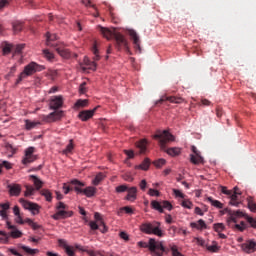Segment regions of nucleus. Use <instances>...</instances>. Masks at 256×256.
Wrapping results in <instances>:
<instances>
[{"label": "nucleus", "instance_id": "f257e3e1", "mask_svg": "<svg viewBox=\"0 0 256 256\" xmlns=\"http://www.w3.org/2000/svg\"><path fill=\"white\" fill-rule=\"evenodd\" d=\"M248 201V208L250 209V211H252L253 213H255L256 211V203L253 202V198L252 197H248L247 198ZM228 215L229 218L227 220V224L229 225V227H231L232 223H237V219H241V217H245L246 221H248V223L251 225V227H253V229H256V219H254L251 216H247V214H245V212L241 211V210H225Z\"/></svg>", "mask_w": 256, "mask_h": 256}, {"label": "nucleus", "instance_id": "f03ea898", "mask_svg": "<svg viewBox=\"0 0 256 256\" xmlns=\"http://www.w3.org/2000/svg\"><path fill=\"white\" fill-rule=\"evenodd\" d=\"M98 31L101 33V35H103V37H105V39L110 40L114 37L117 49L119 51H121V49H125V51H127L129 55H131V50L129 49V42L127 41V39H125V36H123V34L115 32V29L111 30L102 26H98Z\"/></svg>", "mask_w": 256, "mask_h": 256}, {"label": "nucleus", "instance_id": "7ed1b4c3", "mask_svg": "<svg viewBox=\"0 0 256 256\" xmlns=\"http://www.w3.org/2000/svg\"><path fill=\"white\" fill-rule=\"evenodd\" d=\"M138 247L149 249L152 256H164L169 253V249L165 248L163 241L150 238L148 243L140 241L137 243Z\"/></svg>", "mask_w": 256, "mask_h": 256}, {"label": "nucleus", "instance_id": "20e7f679", "mask_svg": "<svg viewBox=\"0 0 256 256\" xmlns=\"http://www.w3.org/2000/svg\"><path fill=\"white\" fill-rule=\"evenodd\" d=\"M140 231L146 235H156V237H165V232L161 229V223L158 221L144 222L140 225Z\"/></svg>", "mask_w": 256, "mask_h": 256}, {"label": "nucleus", "instance_id": "39448f33", "mask_svg": "<svg viewBox=\"0 0 256 256\" xmlns=\"http://www.w3.org/2000/svg\"><path fill=\"white\" fill-rule=\"evenodd\" d=\"M71 185H74V190L76 191V193H83V195H86L89 198L95 197V194L97 193V188L93 186H88L85 189H82L81 187H85V183L77 179L72 180Z\"/></svg>", "mask_w": 256, "mask_h": 256}, {"label": "nucleus", "instance_id": "423d86ee", "mask_svg": "<svg viewBox=\"0 0 256 256\" xmlns=\"http://www.w3.org/2000/svg\"><path fill=\"white\" fill-rule=\"evenodd\" d=\"M45 69L44 66H41L35 62H31L28 65L24 67L23 72L19 75L16 83H19L23 79H27V77H31V75H34V73H37L39 71H43Z\"/></svg>", "mask_w": 256, "mask_h": 256}, {"label": "nucleus", "instance_id": "0eeeda50", "mask_svg": "<svg viewBox=\"0 0 256 256\" xmlns=\"http://www.w3.org/2000/svg\"><path fill=\"white\" fill-rule=\"evenodd\" d=\"M153 138L159 140L160 149L163 151L167 149V143L170 141H175V136H173V134L169 133L167 130L157 131Z\"/></svg>", "mask_w": 256, "mask_h": 256}, {"label": "nucleus", "instance_id": "6e6552de", "mask_svg": "<svg viewBox=\"0 0 256 256\" xmlns=\"http://www.w3.org/2000/svg\"><path fill=\"white\" fill-rule=\"evenodd\" d=\"M57 212L52 216L55 221H59V219H67V217H73V211H67V205L63 202H58L56 206Z\"/></svg>", "mask_w": 256, "mask_h": 256}, {"label": "nucleus", "instance_id": "1a4fd4ad", "mask_svg": "<svg viewBox=\"0 0 256 256\" xmlns=\"http://www.w3.org/2000/svg\"><path fill=\"white\" fill-rule=\"evenodd\" d=\"M63 115V110L54 111L44 116L43 121H45V123H55V121H61V119H63Z\"/></svg>", "mask_w": 256, "mask_h": 256}, {"label": "nucleus", "instance_id": "9d476101", "mask_svg": "<svg viewBox=\"0 0 256 256\" xmlns=\"http://www.w3.org/2000/svg\"><path fill=\"white\" fill-rule=\"evenodd\" d=\"M63 103V96H52L49 102V109L57 111V109H61L63 107Z\"/></svg>", "mask_w": 256, "mask_h": 256}, {"label": "nucleus", "instance_id": "9b49d317", "mask_svg": "<svg viewBox=\"0 0 256 256\" xmlns=\"http://www.w3.org/2000/svg\"><path fill=\"white\" fill-rule=\"evenodd\" d=\"M33 153H35V147H29L25 150V156L22 159L23 165H29V163H33L37 159Z\"/></svg>", "mask_w": 256, "mask_h": 256}, {"label": "nucleus", "instance_id": "f8f14e48", "mask_svg": "<svg viewBox=\"0 0 256 256\" xmlns=\"http://www.w3.org/2000/svg\"><path fill=\"white\" fill-rule=\"evenodd\" d=\"M19 203H21L24 209H28L29 211H32L34 215H37V213H39V205L30 201H27L23 198H20Z\"/></svg>", "mask_w": 256, "mask_h": 256}, {"label": "nucleus", "instance_id": "ddd939ff", "mask_svg": "<svg viewBox=\"0 0 256 256\" xmlns=\"http://www.w3.org/2000/svg\"><path fill=\"white\" fill-rule=\"evenodd\" d=\"M128 34L133 41L134 49H136L138 53H141V39L139 38L137 32L135 30H128Z\"/></svg>", "mask_w": 256, "mask_h": 256}, {"label": "nucleus", "instance_id": "4468645a", "mask_svg": "<svg viewBox=\"0 0 256 256\" xmlns=\"http://www.w3.org/2000/svg\"><path fill=\"white\" fill-rule=\"evenodd\" d=\"M241 249L244 251V253H255L256 242L254 240H247L245 243L241 244Z\"/></svg>", "mask_w": 256, "mask_h": 256}, {"label": "nucleus", "instance_id": "2eb2a0df", "mask_svg": "<svg viewBox=\"0 0 256 256\" xmlns=\"http://www.w3.org/2000/svg\"><path fill=\"white\" fill-rule=\"evenodd\" d=\"M239 195H241V191H239V188L235 187L234 192L229 195L230 205H233L234 207H239V205H241V201H239Z\"/></svg>", "mask_w": 256, "mask_h": 256}, {"label": "nucleus", "instance_id": "dca6fc26", "mask_svg": "<svg viewBox=\"0 0 256 256\" xmlns=\"http://www.w3.org/2000/svg\"><path fill=\"white\" fill-rule=\"evenodd\" d=\"M6 225L8 229H11L9 237H12V239H19L20 237H23V232L19 231L17 226L12 225L11 222H7Z\"/></svg>", "mask_w": 256, "mask_h": 256}, {"label": "nucleus", "instance_id": "f3484780", "mask_svg": "<svg viewBox=\"0 0 256 256\" xmlns=\"http://www.w3.org/2000/svg\"><path fill=\"white\" fill-rule=\"evenodd\" d=\"M98 44L97 41H94L93 43V47H92V53L94 54V58H93V62H92V66L90 67V69H92L93 71H95V69H97V63L95 61H99L101 59V56H99V49L97 48Z\"/></svg>", "mask_w": 256, "mask_h": 256}, {"label": "nucleus", "instance_id": "a211bd4d", "mask_svg": "<svg viewBox=\"0 0 256 256\" xmlns=\"http://www.w3.org/2000/svg\"><path fill=\"white\" fill-rule=\"evenodd\" d=\"M95 111H97V107L93 108L92 110L81 111L78 114V117L81 119V121H89V119L95 115Z\"/></svg>", "mask_w": 256, "mask_h": 256}, {"label": "nucleus", "instance_id": "6ab92c4d", "mask_svg": "<svg viewBox=\"0 0 256 256\" xmlns=\"http://www.w3.org/2000/svg\"><path fill=\"white\" fill-rule=\"evenodd\" d=\"M165 101H169L170 103H183V98L175 96H163L160 100L156 102V105H160Z\"/></svg>", "mask_w": 256, "mask_h": 256}, {"label": "nucleus", "instance_id": "aec40b11", "mask_svg": "<svg viewBox=\"0 0 256 256\" xmlns=\"http://www.w3.org/2000/svg\"><path fill=\"white\" fill-rule=\"evenodd\" d=\"M11 197H19L21 195V186L19 184L8 185Z\"/></svg>", "mask_w": 256, "mask_h": 256}, {"label": "nucleus", "instance_id": "412c9836", "mask_svg": "<svg viewBox=\"0 0 256 256\" xmlns=\"http://www.w3.org/2000/svg\"><path fill=\"white\" fill-rule=\"evenodd\" d=\"M56 51L60 54V57H63V59H70L71 57V51L63 45L56 46Z\"/></svg>", "mask_w": 256, "mask_h": 256}, {"label": "nucleus", "instance_id": "4be33fe9", "mask_svg": "<svg viewBox=\"0 0 256 256\" xmlns=\"http://www.w3.org/2000/svg\"><path fill=\"white\" fill-rule=\"evenodd\" d=\"M128 194L125 197L126 201H135L137 199V187H130L127 190Z\"/></svg>", "mask_w": 256, "mask_h": 256}, {"label": "nucleus", "instance_id": "5701e85b", "mask_svg": "<svg viewBox=\"0 0 256 256\" xmlns=\"http://www.w3.org/2000/svg\"><path fill=\"white\" fill-rule=\"evenodd\" d=\"M57 39V34H49L47 33L46 35V45L48 47H59V45L57 43H53V41H56Z\"/></svg>", "mask_w": 256, "mask_h": 256}, {"label": "nucleus", "instance_id": "b1692460", "mask_svg": "<svg viewBox=\"0 0 256 256\" xmlns=\"http://www.w3.org/2000/svg\"><path fill=\"white\" fill-rule=\"evenodd\" d=\"M190 227H192V229H198L201 231L203 229H207V224L203 221V219H200L197 222L190 223Z\"/></svg>", "mask_w": 256, "mask_h": 256}, {"label": "nucleus", "instance_id": "393cba45", "mask_svg": "<svg viewBox=\"0 0 256 256\" xmlns=\"http://www.w3.org/2000/svg\"><path fill=\"white\" fill-rule=\"evenodd\" d=\"M190 161L193 165H199L200 163H204L201 154H190Z\"/></svg>", "mask_w": 256, "mask_h": 256}, {"label": "nucleus", "instance_id": "a878e982", "mask_svg": "<svg viewBox=\"0 0 256 256\" xmlns=\"http://www.w3.org/2000/svg\"><path fill=\"white\" fill-rule=\"evenodd\" d=\"M136 147L140 150V153H145L147 151V140L143 139L138 141Z\"/></svg>", "mask_w": 256, "mask_h": 256}, {"label": "nucleus", "instance_id": "bb28decb", "mask_svg": "<svg viewBox=\"0 0 256 256\" xmlns=\"http://www.w3.org/2000/svg\"><path fill=\"white\" fill-rule=\"evenodd\" d=\"M30 179H32L37 191H39V189H41V187H43V181H41V179H39V177H37L35 175H31Z\"/></svg>", "mask_w": 256, "mask_h": 256}, {"label": "nucleus", "instance_id": "cd10ccee", "mask_svg": "<svg viewBox=\"0 0 256 256\" xmlns=\"http://www.w3.org/2000/svg\"><path fill=\"white\" fill-rule=\"evenodd\" d=\"M151 165V160L149 158L144 159V161L136 166V169H141L142 171H147Z\"/></svg>", "mask_w": 256, "mask_h": 256}, {"label": "nucleus", "instance_id": "c85d7f7f", "mask_svg": "<svg viewBox=\"0 0 256 256\" xmlns=\"http://www.w3.org/2000/svg\"><path fill=\"white\" fill-rule=\"evenodd\" d=\"M40 193L43 197H45L46 201H48L49 203H51V201H53V194L51 193V191H49L47 189H43V190H41Z\"/></svg>", "mask_w": 256, "mask_h": 256}, {"label": "nucleus", "instance_id": "c756f323", "mask_svg": "<svg viewBox=\"0 0 256 256\" xmlns=\"http://www.w3.org/2000/svg\"><path fill=\"white\" fill-rule=\"evenodd\" d=\"M151 207L152 209H155V211H158L159 213H163V206L159 201L157 200L152 201Z\"/></svg>", "mask_w": 256, "mask_h": 256}, {"label": "nucleus", "instance_id": "7c9ffc66", "mask_svg": "<svg viewBox=\"0 0 256 256\" xmlns=\"http://www.w3.org/2000/svg\"><path fill=\"white\" fill-rule=\"evenodd\" d=\"M73 149H75V145L73 144V139H70L69 144L66 146V149L63 150L64 155H69V153L73 152Z\"/></svg>", "mask_w": 256, "mask_h": 256}, {"label": "nucleus", "instance_id": "2f4dec72", "mask_svg": "<svg viewBox=\"0 0 256 256\" xmlns=\"http://www.w3.org/2000/svg\"><path fill=\"white\" fill-rule=\"evenodd\" d=\"M166 153L171 157H177L181 153V149L179 148H168L166 149Z\"/></svg>", "mask_w": 256, "mask_h": 256}, {"label": "nucleus", "instance_id": "473e14b6", "mask_svg": "<svg viewBox=\"0 0 256 256\" xmlns=\"http://www.w3.org/2000/svg\"><path fill=\"white\" fill-rule=\"evenodd\" d=\"M207 200L213 207H216L217 209H223V204L218 200H213V198L208 197Z\"/></svg>", "mask_w": 256, "mask_h": 256}, {"label": "nucleus", "instance_id": "72a5a7b5", "mask_svg": "<svg viewBox=\"0 0 256 256\" xmlns=\"http://www.w3.org/2000/svg\"><path fill=\"white\" fill-rule=\"evenodd\" d=\"M26 129L28 131H31V129H35L36 125H41L39 122H33L31 120H26L25 121Z\"/></svg>", "mask_w": 256, "mask_h": 256}, {"label": "nucleus", "instance_id": "f704fd0d", "mask_svg": "<svg viewBox=\"0 0 256 256\" xmlns=\"http://www.w3.org/2000/svg\"><path fill=\"white\" fill-rule=\"evenodd\" d=\"M103 179H105V174L98 173L95 176V178L93 179L92 183H93V185H99V183H101V181H103Z\"/></svg>", "mask_w": 256, "mask_h": 256}, {"label": "nucleus", "instance_id": "c9c22d12", "mask_svg": "<svg viewBox=\"0 0 256 256\" xmlns=\"http://www.w3.org/2000/svg\"><path fill=\"white\" fill-rule=\"evenodd\" d=\"M14 33H20V31H23V23L21 22H14L12 24Z\"/></svg>", "mask_w": 256, "mask_h": 256}, {"label": "nucleus", "instance_id": "e433bc0d", "mask_svg": "<svg viewBox=\"0 0 256 256\" xmlns=\"http://www.w3.org/2000/svg\"><path fill=\"white\" fill-rule=\"evenodd\" d=\"M98 225V229L99 231H101V233H107V226L105 225V221L102 220H98L97 222Z\"/></svg>", "mask_w": 256, "mask_h": 256}, {"label": "nucleus", "instance_id": "4c0bfd02", "mask_svg": "<svg viewBox=\"0 0 256 256\" xmlns=\"http://www.w3.org/2000/svg\"><path fill=\"white\" fill-rule=\"evenodd\" d=\"M87 105H89V100H87V99H85V100L79 99L75 103V108L79 109V107H87Z\"/></svg>", "mask_w": 256, "mask_h": 256}, {"label": "nucleus", "instance_id": "58836bf2", "mask_svg": "<svg viewBox=\"0 0 256 256\" xmlns=\"http://www.w3.org/2000/svg\"><path fill=\"white\" fill-rule=\"evenodd\" d=\"M21 249H23L28 255H36V253H39V249H32L27 246H21Z\"/></svg>", "mask_w": 256, "mask_h": 256}, {"label": "nucleus", "instance_id": "ea45409f", "mask_svg": "<svg viewBox=\"0 0 256 256\" xmlns=\"http://www.w3.org/2000/svg\"><path fill=\"white\" fill-rule=\"evenodd\" d=\"M170 251L172 253V256H184L183 254H181V252H179V248L177 247V245H170Z\"/></svg>", "mask_w": 256, "mask_h": 256}, {"label": "nucleus", "instance_id": "a19ab883", "mask_svg": "<svg viewBox=\"0 0 256 256\" xmlns=\"http://www.w3.org/2000/svg\"><path fill=\"white\" fill-rule=\"evenodd\" d=\"M43 55L48 61H53L55 59V55L48 49L43 50Z\"/></svg>", "mask_w": 256, "mask_h": 256}, {"label": "nucleus", "instance_id": "79ce46f5", "mask_svg": "<svg viewBox=\"0 0 256 256\" xmlns=\"http://www.w3.org/2000/svg\"><path fill=\"white\" fill-rule=\"evenodd\" d=\"M25 188H26V191L24 192L25 197H31V195L35 193V188H33V186L26 185Z\"/></svg>", "mask_w": 256, "mask_h": 256}, {"label": "nucleus", "instance_id": "37998d69", "mask_svg": "<svg viewBox=\"0 0 256 256\" xmlns=\"http://www.w3.org/2000/svg\"><path fill=\"white\" fill-rule=\"evenodd\" d=\"M165 163H167V160L160 158V159L154 161L153 165H155V167H157V169H161V167H163V165H165Z\"/></svg>", "mask_w": 256, "mask_h": 256}, {"label": "nucleus", "instance_id": "c03bdc74", "mask_svg": "<svg viewBox=\"0 0 256 256\" xmlns=\"http://www.w3.org/2000/svg\"><path fill=\"white\" fill-rule=\"evenodd\" d=\"M213 228L216 233H221L222 231H225V225L223 223H216L214 224Z\"/></svg>", "mask_w": 256, "mask_h": 256}, {"label": "nucleus", "instance_id": "a18cd8bd", "mask_svg": "<svg viewBox=\"0 0 256 256\" xmlns=\"http://www.w3.org/2000/svg\"><path fill=\"white\" fill-rule=\"evenodd\" d=\"M13 53H21L25 49V44H17L12 46Z\"/></svg>", "mask_w": 256, "mask_h": 256}, {"label": "nucleus", "instance_id": "49530a36", "mask_svg": "<svg viewBox=\"0 0 256 256\" xmlns=\"http://www.w3.org/2000/svg\"><path fill=\"white\" fill-rule=\"evenodd\" d=\"M123 211H125V213H127L128 215H132L133 213V208L129 207V206H125L120 208V210L118 211V215H121V213H123Z\"/></svg>", "mask_w": 256, "mask_h": 256}, {"label": "nucleus", "instance_id": "de8ad7c7", "mask_svg": "<svg viewBox=\"0 0 256 256\" xmlns=\"http://www.w3.org/2000/svg\"><path fill=\"white\" fill-rule=\"evenodd\" d=\"M129 190V186L123 184L118 187H116V193H125V191Z\"/></svg>", "mask_w": 256, "mask_h": 256}, {"label": "nucleus", "instance_id": "09e8293b", "mask_svg": "<svg viewBox=\"0 0 256 256\" xmlns=\"http://www.w3.org/2000/svg\"><path fill=\"white\" fill-rule=\"evenodd\" d=\"M65 251L68 256H75V251L73 250L72 246L65 245Z\"/></svg>", "mask_w": 256, "mask_h": 256}, {"label": "nucleus", "instance_id": "8fccbe9b", "mask_svg": "<svg viewBox=\"0 0 256 256\" xmlns=\"http://www.w3.org/2000/svg\"><path fill=\"white\" fill-rule=\"evenodd\" d=\"M162 209H167L168 211H171V209H173V205H171V202L169 201H163Z\"/></svg>", "mask_w": 256, "mask_h": 256}, {"label": "nucleus", "instance_id": "3c124183", "mask_svg": "<svg viewBox=\"0 0 256 256\" xmlns=\"http://www.w3.org/2000/svg\"><path fill=\"white\" fill-rule=\"evenodd\" d=\"M207 250L211 253H218L219 252V246L217 244L211 245L207 247Z\"/></svg>", "mask_w": 256, "mask_h": 256}, {"label": "nucleus", "instance_id": "603ef678", "mask_svg": "<svg viewBox=\"0 0 256 256\" xmlns=\"http://www.w3.org/2000/svg\"><path fill=\"white\" fill-rule=\"evenodd\" d=\"M11 51H13V45L7 44L6 46H4V48H3V53H4L5 55L11 53Z\"/></svg>", "mask_w": 256, "mask_h": 256}, {"label": "nucleus", "instance_id": "864d4df0", "mask_svg": "<svg viewBox=\"0 0 256 256\" xmlns=\"http://www.w3.org/2000/svg\"><path fill=\"white\" fill-rule=\"evenodd\" d=\"M182 207H185V209H191L193 207V203L189 200H183Z\"/></svg>", "mask_w": 256, "mask_h": 256}, {"label": "nucleus", "instance_id": "5fc2aeb1", "mask_svg": "<svg viewBox=\"0 0 256 256\" xmlns=\"http://www.w3.org/2000/svg\"><path fill=\"white\" fill-rule=\"evenodd\" d=\"M173 193L175 197H180V199H185V194H183V192H181L180 190L173 189Z\"/></svg>", "mask_w": 256, "mask_h": 256}, {"label": "nucleus", "instance_id": "6e6d98bb", "mask_svg": "<svg viewBox=\"0 0 256 256\" xmlns=\"http://www.w3.org/2000/svg\"><path fill=\"white\" fill-rule=\"evenodd\" d=\"M87 254L90 256H104L101 251H95V250L87 251Z\"/></svg>", "mask_w": 256, "mask_h": 256}, {"label": "nucleus", "instance_id": "4d7b16f0", "mask_svg": "<svg viewBox=\"0 0 256 256\" xmlns=\"http://www.w3.org/2000/svg\"><path fill=\"white\" fill-rule=\"evenodd\" d=\"M9 240V234H7L4 231H0V241H8Z\"/></svg>", "mask_w": 256, "mask_h": 256}, {"label": "nucleus", "instance_id": "13d9d810", "mask_svg": "<svg viewBox=\"0 0 256 256\" xmlns=\"http://www.w3.org/2000/svg\"><path fill=\"white\" fill-rule=\"evenodd\" d=\"M87 82H83L80 87H79V93L84 95V93H87V88H86Z\"/></svg>", "mask_w": 256, "mask_h": 256}, {"label": "nucleus", "instance_id": "bf43d9fd", "mask_svg": "<svg viewBox=\"0 0 256 256\" xmlns=\"http://www.w3.org/2000/svg\"><path fill=\"white\" fill-rule=\"evenodd\" d=\"M148 194L151 196V197H159V191L153 189V188H150L148 190Z\"/></svg>", "mask_w": 256, "mask_h": 256}, {"label": "nucleus", "instance_id": "052dcab7", "mask_svg": "<svg viewBox=\"0 0 256 256\" xmlns=\"http://www.w3.org/2000/svg\"><path fill=\"white\" fill-rule=\"evenodd\" d=\"M89 225L92 231H97V229H99V224H97L95 221H90Z\"/></svg>", "mask_w": 256, "mask_h": 256}, {"label": "nucleus", "instance_id": "680f3d73", "mask_svg": "<svg viewBox=\"0 0 256 256\" xmlns=\"http://www.w3.org/2000/svg\"><path fill=\"white\" fill-rule=\"evenodd\" d=\"M124 153L127 155L128 159H133L135 157L133 150H124Z\"/></svg>", "mask_w": 256, "mask_h": 256}, {"label": "nucleus", "instance_id": "e2e57ef3", "mask_svg": "<svg viewBox=\"0 0 256 256\" xmlns=\"http://www.w3.org/2000/svg\"><path fill=\"white\" fill-rule=\"evenodd\" d=\"M75 249H78V251H82L83 253H87V251H90V250H88L87 248L83 247L80 244H75Z\"/></svg>", "mask_w": 256, "mask_h": 256}, {"label": "nucleus", "instance_id": "0e129e2a", "mask_svg": "<svg viewBox=\"0 0 256 256\" xmlns=\"http://www.w3.org/2000/svg\"><path fill=\"white\" fill-rule=\"evenodd\" d=\"M197 245H200V247H205V240L203 238H194Z\"/></svg>", "mask_w": 256, "mask_h": 256}, {"label": "nucleus", "instance_id": "69168bd1", "mask_svg": "<svg viewBox=\"0 0 256 256\" xmlns=\"http://www.w3.org/2000/svg\"><path fill=\"white\" fill-rule=\"evenodd\" d=\"M15 221H16V223H19V225H23L25 223V221L21 217V214L16 215Z\"/></svg>", "mask_w": 256, "mask_h": 256}, {"label": "nucleus", "instance_id": "338daca9", "mask_svg": "<svg viewBox=\"0 0 256 256\" xmlns=\"http://www.w3.org/2000/svg\"><path fill=\"white\" fill-rule=\"evenodd\" d=\"M230 227H233L234 229H237L238 231L241 232H243V230L245 229V227L242 226L241 224L230 225Z\"/></svg>", "mask_w": 256, "mask_h": 256}, {"label": "nucleus", "instance_id": "774afa93", "mask_svg": "<svg viewBox=\"0 0 256 256\" xmlns=\"http://www.w3.org/2000/svg\"><path fill=\"white\" fill-rule=\"evenodd\" d=\"M1 165H2V167H5V169H11L12 168L9 161H3Z\"/></svg>", "mask_w": 256, "mask_h": 256}]
</instances>
